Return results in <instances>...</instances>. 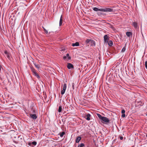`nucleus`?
<instances>
[{
    "label": "nucleus",
    "mask_w": 147,
    "mask_h": 147,
    "mask_svg": "<svg viewBox=\"0 0 147 147\" xmlns=\"http://www.w3.org/2000/svg\"><path fill=\"white\" fill-rule=\"evenodd\" d=\"M4 53L6 55V56L8 59L10 60L11 59L10 54L7 51H5L4 52Z\"/></svg>",
    "instance_id": "nucleus-5"
},
{
    "label": "nucleus",
    "mask_w": 147,
    "mask_h": 147,
    "mask_svg": "<svg viewBox=\"0 0 147 147\" xmlns=\"http://www.w3.org/2000/svg\"><path fill=\"white\" fill-rule=\"evenodd\" d=\"M93 10L95 11H100L104 12H112L113 11L112 9L109 8L98 9L97 7H94L93 8Z\"/></svg>",
    "instance_id": "nucleus-1"
},
{
    "label": "nucleus",
    "mask_w": 147,
    "mask_h": 147,
    "mask_svg": "<svg viewBox=\"0 0 147 147\" xmlns=\"http://www.w3.org/2000/svg\"><path fill=\"white\" fill-rule=\"evenodd\" d=\"M62 16L61 15V17L60 21H59V26H61L62 25Z\"/></svg>",
    "instance_id": "nucleus-16"
},
{
    "label": "nucleus",
    "mask_w": 147,
    "mask_h": 147,
    "mask_svg": "<svg viewBox=\"0 0 147 147\" xmlns=\"http://www.w3.org/2000/svg\"><path fill=\"white\" fill-rule=\"evenodd\" d=\"M145 66L146 68L147 69V61H146L145 62Z\"/></svg>",
    "instance_id": "nucleus-28"
},
{
    "label": "nucleus",
    "mask_w": 147,
    "mask_h": 147,
    "mask_svg": "<svg viewBox=\"0 0 147 147\" xmlns=\"http://www.w3.org/2000/svg\"><path fill=\"white\" fill-rule=\"evenodd\" d=\"M30 117L34 119H36L37 118V116L35 114H30Z\"/></svg>",
    "instance_id": "nucleus-8"
},
{
    "label": "nucleus",
    "mask_w": 147,
    "mask_h": 147,
    "mask_svg": "<svg viewBox=\"0 0 147 147\" xmlns=\"http://www.w3.org/2000/svg\"><path fill=\"white\" fill-rule=\"evenodd\" d=\"M67 57H68V59H70V57H69V54H67L66 56L63 57V58L64 59H65L67 58Z\"/></svg>",
    "instance_id": "nucleus-15"
},
{
    "label": "nucleus",
    "mask_w": 147,
    "mask_h": 147,
    "mask_svg": "<svg viewBox=\"0 0 147 147\" xmlns=\"http://www.w3.org/2000/svg\"><path fill=\"white\" fill-rule=\"evenodd\" d=\"M104 38L105 42L107 43L109 40L108 36L107 35H106L104 36Z\"/></svg>",
    "instance_id": "nucleus-4"
},
{
    "label": "nucleus",
    "mask_w": 147,
    "mask_h": 147,
    "mask_svg": "<svg viewBox=\"0 0 147 147\" xmlns=\"http://www.w3.org/2000/svg\"><path fill=\"white\" fill-rule=\"evenodd\" d=\"M45 32L46 34H47L48 33V31L46 30L45 31Z\"/></svg>",
    "instance_id": "nucleus-32"
},
{
    "label": "nucleus",
    "mask_w": 147,
    "mask_h": 147,
    "mask_svg": "<svg viewBox=\"0 0 147 147\" xmlns=\"http://www.w3.org/2000/svg\"><path fill=\"white\" fill-rule=\"evenodd\" d=\"M146 137H147V134L146 135Z\"/></svg>",
    "instance_id": "nucleus-35"
},
{
    "label": "nucleus",
    "mask_w": 147,
    "mask_h": 147,
    "mask_svg": "<svg viewBox=\"0 0 147 147\" xmlns=\"http://www.w3.org/2000/svg\"><path fill=\"white\" fill-rule=\"evenodd\" d=\"M84 146V144L83 143H81L79 144L78 147H83Z\"/></svg>",
    "instance_id": "nucleus-22"
},
{
    "label": "nucleus",
    "mask_w": 147,
    "mask_h": 147,
    "mask_svg": "<svg viewBox=\"0 0 147 147\" xmlns=\"http://www.w3.org/2000/svg\"><path fill=\"white\" fill-rule=\"evenodd\" d=\"M34 75L36 76L38 79H40V77L37 73H35Z\"/></svg>",
    "instance_id": "nucleus-20"
},
{
    "label": "nucleus",
    "mask_w": 147,
    "mask_h": 147,
    "mask_svg": "<svg viewBox=\"0 0 147 147\" xmlns=\"http://www.w3.org/2000/svg\"><path fill=\"white\" fill-rule=\"evenodd\" d=\"M42 28L43 29L44 31H45L46 30V29L44 27H42Z\"/></svg>",
    "instance_id": "nucleus-33"
},
{
    "label": "nucleus",
    "mask_w": 147,
    "mask_h": 147,
    "mask_svg": "<svg viewBox=\"0 0 147 147\" xmlns=\"http://www.w3.org/2000/svg\"><path fill=\"white\" fill-rule=\"evenodd\" d=\"M125 117V113H122L121 117L123 118H124Z\"/></svg>",
    "instance_id": "nucleus-27"
},
{
    "label": "nucleus",
    "mask_w": 147,
    "mask_h": 147,
    "mask_svg": "<svg viewBox=\"0 0 147 147\" xmlns=\"http://www.w3.org/2000/svg\"><path fill=\"white\" fill-rule=\"evenodd\" d=\"M90 115L89 114H87L85 116V118L87 120L89 121L90 120Z\"/></svg>",
    "instance_id": "nucleus-7"
},
{
    "label": "nucleus",
    "mask_w": 147,
    "mask_h": 147,
    "mask_svg": "<svg viewBox=\"0 0 147 147\" xmlns=\"http://www.w3.org/2000/svg\"><path fill=\"white\" fill-rule=\"evenodd\" d=\"M32 71L33 73V75H34L35 73H36L35 70L34 69H32Z\"/></svg>",
    "instance_id": "nucleus-26"
},
{
    "label": "nucleus",
    "mask_w": 147,
    "mask_h": 147,
    "mask_svg": "<svg viewBox=\"0 0 147 147\" xmlns=\"http://www.w3.org/2000/svg\"><path fill=\"white\" fill-rule=\"evenodd\" d=\"M146 115L147 116V114H146Z\"/></svg>",
    "instance_id": "nucleus-36"
},
{
    "label": "nucleus",
    "mask_w": 147,
    "mask_h": 147,
    "mask_svg": "<svg viewBox=\"0 0 147 147\" xmlns=\"http://www.w3.org/2000/svg\"><path fill=\"white\" fill-rule=\"evenodd\" d=\"M79 45V43L78 42H76V43H73L72 45V46L73 47L75 46H78Z\"/></svg>",
    "instance_id": "nucleus-12"
},
{
    "label": "nucleus",
    "mask_w": 147,
    "mask_h": 147,
    "mask_svg": "<svg viewBox=\"0 0 147 147\" xmlns=\"http://www.w3.org/2000/svg\"><path fill=\"white\" fill-rule=\"evenodd\" d=\"M107 43H108V45L110 46H112L113 45V42L111 40H110L109 42L108 41Z\"/></svg>",
    "instance_id": "nucleus-17"
},
{
    "label": "nucleus",
    "mask_w": 147,
    "mask_h": 147,
    "mask_svg": "<svg viewBox=\"0 0 147 147\" xmlns=\"http://www.w3.org/2000/svg\"><path fill=\"white\" fill-rule=\"evenodd\" d=\"M125 47H125H123L121 51V52H124L125 51V49H126Z\"/></svg>",
    "instance_id": "nucleus-23"
},
{
    "label": "nucleus",
    "mask_w": 147,
    "mask_h": 147,
    "mask_svg": "<svg viewBox=\"0 0 147 147\" xmlns=\"http://www.w3.org/2000/svg\"><path fill=\"white\" fill-rule=\"evenodd\" d=\"M91 40H89L88 39H87L86 40V42L87 43H89V44L90 43V41H91Z\"/></svg>",
    "instance_id": "nucleus-24"
},
{
    "label": "nucleus",
    "mask_w": 147,
    "mask_h": 147,
    "mask_svg": "<svg viewBox=\"0 0 147 147\" xmlns=\"http://www.w3.org/2000/svg\"><path fill=\"white\" fill-rule=\"evenodd\" d=\"M120 140H123V138L122 136H120Z\"/></svg>",
    "instance_id": "nucleus-31"
},
{
    "label": "nucleus",
    "mask_w": 147,
    "mask_h": 147,
    "mask_svg": "<svg viewBox=\"0 0 147 147\" xmlns=\"http://www.w3.org/2000/svg\"><path fill=\"white\" fill-rule=\"evenodd\" d=\"M132 32H126V35L128 37H129L130 36H132Z\"/></svg>",
    "instance_id": "nucleus-10"
},
{
    "label": "nucleus",
    "mask_w": 147,
    "mask_h": 147,
    "mask_svg": "<svg viewBox=\"0 0 147 147\" xmlns=\"http://www.w3.org/2000/svg\"><path fill=\"white\" fill-rule=\"evenodd\" d=\"M89 44L91 46H95V43L94 40H91Z\"/></svg>",
    "instance_id": "nucleus-11"
},
{
    "label": "nucleus",
    "mask_w": 147,
    "mask_h": 147,
    "mask_svg": "<svg viewBox=\"0 0 147 147\" xmlns=\"http://www.w3.org/2000/svg\"><path fill=\"white\" fill-rule=\"evenodd\" d=\"M72 87H73V89H74V83H73L72 84Z\"/></svg>",
    "instance_id": "nucleus-30"
},
{
    "label": "nucleus",
    "mask_w": 147,
    "mask_h": 147,
    "mask_svg": "<svg viewBox=\"0 0 147 147\" xmlns=\"http://www.w3.org/2000/svg\"><path fill=\"white\" fill-rule=\"evenodd\" d=\"M101 120L104 122H109V120L108 118L104 117H102Z\"/></svg>",
    "instance_id": "nucleus-3"
},
{
    "label": "nucleus",
    "mask_w": 147,
    "mask_h": 147,
    "mask_svg": "<svg viewBox=\"0 0 147 147\" xmlns=\"http://www.w3.org/2000/svg\"><path fill=\"white\" fill-rule=\"evenodd\" d=\"M34 65L35 66V67L37 68V69H38L40 67V66L36 64L35 63L34 64Z\"/></svg>",
    "instance_id": "nucleus-25"
},
{
    "label": "nucleus",
    "mask_w": 147,
    "mask_h": 147,
    "mask_svg": "<svg viewBox=\"0 0 147 147\" xmlns=\"http://www.w3.org/2000/svg\"><path fill=\"white\" fill-rule=\"evenodd\" d=\"M125 113V111L123 109L122 110L121 113Z\"/></svg>",
    "instance_id": "nucleus-29"
},
{
    "label": "nucleus",
    "mask_w": 147,
    "mask_h": 147,
    "mask_svg": "<svg viewBox=\"0 0 147 147\" xmlns=\"http://www.w3.org/2000/svg\"><path fill=\"white\" fill-rule=\"evenodd\" d=\"M81 137L78 136L77 137L76 139V143H78L81 140Z\"/></svg>",
    "instance_id": "nucleus-13"
},
{
    "label": "nucleus",
    "mask_w": 147,
    "mask_h": 147,
    "mask_svg": "<svg viewBox=\"0 0 147 147\" xmlns=\"http://www.w3.org/2000/svg\"><path fill=\"white\" fill-rule=\"evenodd\" d=\"M67 67L69 69H70L71 68H73L74 67L72 64L70 63H68L67 64Z\"/></svg>",
    "instance_id": "nucleus-9"
},
{
    "label": "nucleus",
    "mask_w": 147,
    "mask_h": 147,
    "mask_svg": "<svg viewBox=\"0 0 147 147\" xmlns=\"http://www.w3.org/2000/svg\"><path fill=\"white\" fill-rule=\"evenodd\" d=\"M97 116H98V118L100 119L101 120L103 117H102V116L99 114H97Z\"/></svg>",
    "instance_id": "nucleus-21"
},
{
    "label": "nucleus",
    "mask_w": 147,
    "mask_h": 147,
    "mask_svg": "<svg viewBox=\"0 0 147 147\" xmlns=\"http://www.w3.org/2000/svg\"><path fill=\"white\" fill-rule=\"evenodd\" d=\"M67 87L66 84H63V88L62 90L61 91V94L62 95L65 92Z\"/></svg>",
    "instance_id": "nucleus-2"
},
{
    "label": "nucleus",
    "mask_w": 147,
    "mask_h": 147,
    "mask_svg": "<svg viewBox=\"0 0 147 147\" xmlns=\"http://www.w3.org/2000/svg\"><path fill=\"white\" fill-rule=\"evenodd\" d=\"M133 25L135 28H137V23L135 22H133Z\"/></svg>",
    "instance_id": "nucleus-19"
},
{
    "label": "nucleus",
    "mask_w": 147,
    "mask_h": 147,
    "mask_svg": "<svg viewBox=\"0 0 147 147\" xmlns=\"http://www.w3.org/2000/svg\"><path fill=\"white\" fill-rule=\"evenodd\" d=\"M62 110V107L61 106L59 107L58 111L59 113H60L61 112Z\"/></svg>",
    "instance_id": "nucleus-18"
},
{
    "label": "nucleus",
    "mask_w": 147,
    "mask_h": 147,
    "mask_svg": "<svg viewBox=\"0 0 147 147\" xmlns=\"http://www.w3.org/2000/svg\"><path fill=\"white\" fill-rule=\"evenodd\" d=\"M1 66L0 65V71H1Z\"/></svg>",
    "instance_id": "nucleus-34"
},
{
    "label": "nucleus",
    "mask_w": 147,
    "mask_h": 147,
    "mask_svg": "<svg viewBox=\"0 0 147 147\" xmlns=\"http://www.w3.org/2000/svg\"><path fill=\"white\" fill-rule=\"evenodd\" d=\"M65 134V132L64 131H63L62 132L59 133V135L61 137H62Z\"/></svg>",
    "instance_id": "nucleus-14"
},
{
    "label": "nucleus",
    "mask_w": 147,
    "mask_h": 147,
    "mask_svg": "<svg viewBox=\"0 0 147 147\" xmlns=\"http://www.w3.org/2000/svg\"><path fill=\"white\" fill-rule=\"evenodd\" d=\"M37 143L35 141H34L32 142H30L28 143V145L30 146H35L36 145Z\"/></svg>",
    "instance_id": "nucleus-6"
}]
</instances>
